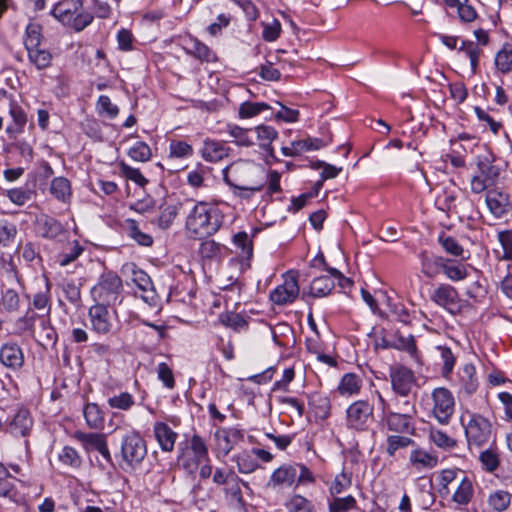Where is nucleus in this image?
Segmentation results:
<instances>
[{"label": "nucleus", "mask_w": 512, "mask_h": 512, "mask_svg": "<svg viewBox=\"0 0 512 512\" xmlns=\"http://www.w3.org/2000/svg\"><path fill=\"white\" fill-rule=\"evenodd\" d=\"M221 226L218 210L199 202L187 216L186 228L195 238H204L218 231Z\"/></svg>", "instance_id": "1"}, {"label": "nucleus", "mask_w": 512, "mask_h": 512, "mask_svg": "<svg viewBox=\"0 0 512 512\" xmlns=\"http://www.w3.org/2000/svg\"><path fill=\"white\" fill-rule=\"evenodd\" d=\"M122 291V279L115 272L106 271L100 275L97 284L91 289V295L97 303L115 306L122 302Z\"/></svg>", "instance_id": "2"}, {"label": "nucleus", "mask_w": 512, "mask_h": 512, "mask_svg": "<svg viewBox=\"0 0 512 512\" xmlns=\"http://www.w3.org/2000/svg\"><path fill=\"white\" fill-rule=\"evenodd\" d=\"M41 27L38 24H29L26 28V38L24 41L28 57L37 69L47 68L52 60L49 50L41 48Z\"/></svg>", "instance_id": "3"}, {"label": "nucleus", "mask_w": 512, "mask_h": 512, "mask_svg": "<svg viewBox=\"0 0 512 512\" xmlns=\"http://www.w3.org/2000/svg\"><path fill=\"white\" fill-rule=\"evenodd\" d=\"M493 162V156L489 152L476 157V165L480 175H474L471 179L470 186L473 193L483 192L498 179L500 169Z\"/></svg>", "instance_id": "4"}, {"label": "nucleus", "mask_w": 512, "mask_h": 512, "mask_svg": "<svg viewBox=\"0 0 512 512\" xmlns=\"http://www.w3.org/2000/svg\"><path fill=\"white\" fill-rule=\"evenodd\" d=\"M147 455L145 440L137 433H129L121 440V456L129 467L139 465Z\"/></svg>", "instance_id": "5"}, {"label": "nucleus", "mask_w": 512, "mask_h": 512, "mask_svg": "<svg viewBox=\"0 0 512 512\" xmlns=\"http://www.w3.org/2000/svg\"><path fill=\"white\" fill-rule=\"evenodd\" d=\"M347 427L357 431L368 430L374 420L373 406L368 401L358 400L352 403L347 411Z\"/></svg>", "instance_id": "6"}, {"label": "nucleus", "mask_w": 512, "mask_h": 512, "mask_svg": "<svg viewBox=\"0 0 512 512\" xmlns=\"http://www.w3.org/2000/svg\"><path fill=\"white\" fill-rule=\"evenodd\" d=\"M491 432L490 421L480 414H471L470 420L465 425V435L469 445L482 446L489 441Z\"/></svg>", "instance_id": "7"}, {"label": "nucleus", "mask_w": 512, "mask_h": 512, "mask_svg": "<svg viewBox=\"0 0 512 512\" xmlns=\"http://www.w3.org/2000/svg\"><path fill=\"white\" fill-rule=\"evenodd\" d=\"M298 294V272L290 270L285 275L284 283L270 293V299L276 305H286L292 303Z\"/></svg>", "instance_id": "8"}, {"label": "nucleus", "mask_w": 512, "mask_h": 512, "mask_svg": "<svg viewBox=\"0 0 512 512\" xmlns=\"http://www.w3.org/2000/svg\"><path fill=\"white\" fill-rule=\"evenodd\" d=\"M389 376L393 391L403 397L409 395L416 382L414 372L403 365L391 367Z\"/></svg>", "instance_id": "9"}, {"label": "nucleus", "mask_w": 512, "mask_h": 512, "mask_svg": "<svg viewBox=\"0 0 512 512\" xmlns=\"http://www.w3.org/2000/svg\"><path fill=\"white\" fill-rule=\"evenodd\" d=\"M244 168L245 167L242 163H235L229 167H226L223 170V179L229 186L240 191L239 193L235 192L236 195L241 198L248 199L250 194L245 192H258L263 188V184L246 185L241 183V181L238 179V176L244 171Z\"/></svg>", "instance_id": "10"}, {"label": "nucleus", "mask_w": 512, "mask_h": 512, "mask_svg": "<svg viewBox=\"0 0 512 512\" xmlns=\"http://www.w3.org/2000/svg\"><path fill=\"white\" fill-rule=\"evenodd\" d=\"M432 397L434 400V414L440 423H448L454 411V397L446 388H436Z\"/></svg>", "instance_id": "11"}, {"label": "nucleus", "mask_w": 512, "mask_h": 512, "mask_svg": "<svg viewBox=\"0 0 512 512\" xmlns=\"http://www.w3.org/2000/svg\"><path fill=\"white\" fill-rule=\"evenodd\" d=\"M431 300L445 308L451 314H456L460 311L459 308V294L457 290L449 284H441L431 295Z\"/></svg>", "instance_id": "12"}, {"label": "nucleus", "mask_w": 512, "mask_h": 512, "mask_svg": "<svg viewBox=\"0 0 512 512\" xmlns=\"http://www.w3.org/2000/svg\"><path fill=\"white\" fill-rule=\"evenodd\" d=\"M74 437L83 444L87 451L97 450L108 463H112V457L104 434L77 431Z\"/></svg>", "instance_id": "13"}, {"label": "nucleus", "mask_w": 512, "mask_h": 512, "mask_svg": "<svg viewBox=\"0 0 512 512\" xmlns=\"http://www.w3.org/2000/svg\"><path fill=\"white\" fill-rule=\"evenodd\" d=\"M485 201L489 211L496 218H501L512 209L509 194L499 189L488 190Z\"/></svg>", "instance_id": "14"}, {"label": "nucleus", "mask_w": 512, "mask_h": 512, "mask_svg": "<svg viewBox=\"0 0 512 512\" xmlns=\"http://www.w3.org/2000/svg\"><path fill=\"white\" fill-rule=\"evenodd\" d=\"M297 465L284 464L273 471L267 487L271 488H284L291 487L297 479Z\"/></svg>", "instance_id": "15"}, {"label": "nucleus", "mask_w": 512, "mask_h": 512, "mask_svg": "<svg viewBox=\"0 0 512 512\" xmlns=\"http://www.w3.org/2000/svg\"><path fill=\"white\" fill-rule=\"evenodd\" d=\"M384 421L386 422L389 431L398 434H411L415 433V427L411 421V417L407 414H401L396 412H388L384 415Z\"/></svg>", "instance_id": "16"}, {"label": "nucleus", "mask_w": 512, "mask_h": 512, "mask_svg": "<svg viewBox=\"0 0 512 512\" xmlns=\"http://www.w3.org/2000/svg\"><path fill=\"white\" fill-rule=\"evenodd\" d=\"M33 425L30 412L25 408H19L13 418L7 421L9 432L15 436H27Z\"/></svg>", "instance_id": "17"}, {"label": "nucleus", "mask_w": 512, "mask_h": 512, "mask_svg": "<svg viewBox=\"0 0 512 512\" xmlns=\"http://www.w3.org/2000/svg\"><path fill=\"white\" fill-rule=\"evenodd\" d=\"M109 305L97 303L89 309V316L93 330L100 334H107L111 329V323L108 319L109 313L107 308Z\"/></svg>", "instance_id": "18"}, {"label": "nucleus", "mask_w": 512, "mask_h": 512, "mask_svg": "<svg viewBox=\"0 0 512 512\" xmlns=\"http://www.w3.org/2000/svg\"><path fill=\"white\" fill-rule=\"evenodd\" d=\"M1 363L11 369L20 368L24 363V355L16 343H5L0 349Z\"/></svg>", "instance_id": "19"}, {"label": "nucleus", "mask_w": 512, "mask_h": 512, "mask_svg": "<svg viewBox=\"0 0 512 512\" xmlns=\"http://www.w3.org/2000/svg\"><path fill=\"white\" fill-rule=\"evenodd\" d=\"M154 433L163 451H173L178 435L170 426L164 422H157L154 426Z\"/></svg>", "instance_id": "20"}, {"label": "nucleus", "mask_w": 512, "mask_h": 512, "mask_svg": "<svg viewBox=\"0 0 512 512\" xmlns=\"http://www.w3.org/2000/svg\"><path fill=\"white\" fill-rule=\"evenodd\" d=\"M82 8V0H63L55 5L52 14L63 25Z\"/></svg>", "instance_id": "21"}, {"label": "nucleus", "mask_w": 512, "mask_h": 512, "mask_svg": "<svg viewBox=\"0 0 512 512\" xmlns=\"http://www.w3.org/2000/svg\"><path fill=\"white\" fill-rule=\"evenodd\" d=\"M419 258L421 262V272L428 278H434L445 263V258L429 254L425 251L419 254Z\"/></svg>", "instance_id": "22"}, {"label": "nucleus", "mask_w": 512, "mask_h": 512, "mask_svg": "<svg viewBox=\"0 0 512 512\" xmlns=\"http://www.w3.org/2000/svg\"><path fill=\"white\" fill-rule=\"evenodd\" d=\"M475 374V367L472 364H465L459 373L461 390L468 396L475 393L478 388V379Z\"/></svg>", "instance_id": "23"}, {"label": "nucleus", "mask_w": 512, "mask_h": 512, "mask_svg": "<svg viewBox=\"0 0 512 512\" xmlns=\"http://www.w3.org/2000/svg\"><path fill=\"white\" fill-rule=\"evenodd\" d=\"M123 272H130L132 275L133 283L143 292L153 290V283L149 275L139 269L134 263H127L122 268Z\"/></svg>", "instance_id": "24"}, {"label": "nucleus", "mask_w": 512, "mask_h": 512, "mask_svg": "<svg viewBox=\"0 0 512 512\" xmlns=\"http://www.w3.org/2000/svg\"><path fill=\"white\" fill-rule=\"evenodd\" d=\"M38 231L44 238L53 239L63 232L62 224L53 217L43 216L38 222Z\"/></svg>", "instance_id": "25"}, {"label": "nucleus", "mask_w": 512, "mask_h": 512, "mask_svg": "<svg viewBox=\"0 0 512 512\" xmlns=\"http://www.w3.org/2000/svg\"><path fill=\"white\" fill-rule=\"evenodd\" d=\"M309 406L315 416L321 420L327 419L330 416L331 404L327 396L320 393L311 394L309 396Z\"/></svg>", "instance_id": "26"}, {"label": "nucleus", "mask_w": 512, "mask_h": 512, "mask_svg": "<svg viewBox=\"0 0 512 512\" xmlns=\"http://www.w3.org/2000/svg\"><path fill=\"white\" fill-rule=\"evenodd\" d=\"M228 150L220 142L206 140L202 149V155L205 160L217 162L228 155Z\"/></svg>", "instance_id": "27"}, {"label": "nucleus", "mask_w": 512, "mask_h": 512, "mask_svg": "<svg viewBox=\"0 0 512 512\" xmlns=\"http://www.w3.org/2000/svg\"><path fill=\"white\" fill-rule=\"evenodd\" d=\"M473 492L472 481L467 476H463L452 500L459 505H467L473 497Z\"/></svg>", "instance_id": "28"}, {"label": "nucleus", "mask_w": 512, "mask_h": 512, "mask_svg": "<svg viewBox=\"0 0 512 512\" xmlns=\"http://www.w3.org/2000/svg\"><path fill=\"white\" fill-rule=\"evenodd\" d=\"M187 51L189 54L193 55L195 58L201 61L212 62L216 60L215 53L198 39L190 40Z\"/></svg>", "instance_id": "29"}, {"label": "nucleus", "mask_w": 512, "mask_h": 512, "mask_svg": "<svg viewBox=\"0 0 512 512\" xmlns=\"http://www.w3.org/2000/svg\"><path fill=\"white\" fill-rule=\"evenodd\" d=\"M255 132L257 133V139L260 142V147L267 151L270 155H273V148L271 143L274 139H276L278 133L272 127L268 125H259L255 128Z\"/></svg>", "instance_id": "30"}, {"label": "nucleus", "mask_w": 512, "mask_h": 512, "mask_svg": "<svg viewBox=\"0 0 512 512\" xmlns=\"http://www.w3.org/2000/svg\"><path fill=\"white\" fill-rule=\"evenodd\" d=\"M233 460L236 462L240 473H252L259 467V463L256 457H254L252 450L239 453L233 457Z\"/></svg>", "instance_id": "31"}, {"label": "nucleus", "mask_w": 512, "mask_h": 512, "mask_svg": "<svg viewBox=\"0 0 512 512\" xmlns=\"http://www.w3.org/2000/svg\"><path fill=\"white\" fill-rule=\"evenodd\" d=\"M335 287L334 279L330 276L324 275L315 278L310 286V294L313 297H324L327 296Z\"/></svg>", "instance_id": "32"}, {"label": "nucleus", "mask_w": 512, "mask_h": 512, "mask_svg": "<svg viewBox=\"0 0 512 512\" xmlns=\"http://www.w3.org/2000/svg\"><path fill=\"white\" fill-rule=\"evenodd\" d=\"M437 457L422 449H415L410 454V463L416 468H434L437 465Z\"/></svg>", "instance_id": "33"}, {"label": "nucleus", "mask_w": 512, "mask_h": 512, "mask_svg": "<svg viewBox=\"0 0 512 512\" xmlns=\"http://www.w3.org/2000/svg\"><path fill=\"white\" fill-rule=\"evenodd\" d=\"M361 379L354 373L345 374L338 386V391L341 395L357 394L361 388Z\"/></svg>", "instance_id": "34"}, {"label": "nucleus", "mask_w": 512, "mask_h": 512, "mask_svg": "<svg viewBox=\"0 0 512 512\" xmlns=\"http://www.w3.org/2000/svg\"><path fill=\"white\" fill-rule=\"evenodd\" d=\"M181 207L182 203L180 202L166 206H161V213L158 217L159 227L163 230L168 229L172 225L176 216L178 215V212Z\"/></svg>", "instance_id": "35"}, {"label": "nucleus", "mask_w": 512, "mask_h": 512, "mask_svg": "<svg viewBox=\"0 0 512 512\" xmlns=\"http://www.w3.org/2000/svg\"><path fill=\"white\" fill-rule=\"evenodd\" d=\"M511 498L512 494L509 492L497 490L489 495L488 504L493 510L503 512L510 506Z\"/></svg>", "instance_id": "36"}, {"label": "nucleus", "mask_w": 512, "mask_h": 512, "mask_svg": "<svg viewBox=\"0 0 512 512\" xmlns=\"http://www.w3.org/2000/svg\"><path fill=\"white\" fill-rule=\"evenodd\" d=\"M179 455H178V462L179 464L185 469L188 473L193 474L198 469L199 465L202 463L201 460L195 459V456H193L189 450L188 445L186 444L185 447H182V444H179Z\"/></svg>", "instance_id": "37"}, {"label": "nucleus", "mask_w": 512, "mask_h": 512, "mask_svg": "<svg viewBox=\"0 0 512 512\" xmlns=\"http://www.w3.org/2000/svg\"><path fill=\"white\" fill-rule=\"evenodd\" d=\"M386 443V453L390 457H394L398 450L415 444L413 439L402 435H389L386 439Z\"/></svg>", "instance_id": "38"}, {"label": "nucleus", "mask_w": 512, "mask_h": 512, "mask_svg": "<svg viewBox=\"0 0 512 512\" xmlns=\"http://www.w3.org/2000/svg\"><path fill=\"white\" fill-rule=\"evenodd\" d=\"M50 192L58 200L65 202L71 195L70 182L64 177L54 178L50 185Z\"/></svg>", "instance_id": "39"}, {"label": "nucleus", "mask_w": 512, "mask_h": 512, "mask_svg": "<svg viewBox=\"0 0 512 512\" xmlns=\"http://www.w3.org/2000/svg\"><path fill=\"white\" fill-rule=\"evenodd\" d=\"M233 242L235 246L240 249L239 256L243 260L249 261L253 255V244L248 234L246 232H238L234 235Z\"/></svg>", "instance_id": "40"}, {"label": "nucleus", "mask_w": 512, "mask_h": 512, "mask_svg": "<svg viewBox=\"0 0 512 512\" xmlns=\"http://www.w3.org/2000/svg\"><path fill=\"white\" fill-rule=\"evenodd\" d=\"M251 131V129L242 128L237 125H227V132L238 146L250 147L254 144L253 140L249 136V132Z\"/></svg>", "instance_id": "41"}, {"label": "nucleus", "mask_w": 512, "mask_h": 512, "mask_svg": "<svg viewBox=\"0 0 512 512\" xmlns=\"http://www.w3.org/2000/svg\"><path fill=\"white\" fill-rule=\"evenodd\" d=\"M38 342L43 345H53L57 339L55 329L50 325V322L44 318L40 319V326L37 331Z\"/></svg>", "instance_id": "42"}, {"label": "nucleus", "mask_w": 512, "mask_h": 512, "mask_svg": "<svg viewBox=\"0 0 512 512\" xmlns=\"http://www.w3.org/2000/svg\"><path fill=\"white\" fill-rule=\"evenodd\" d=\"M188 450L195 456V459L201 460L202 462L209 461L208 447L199 435L194 434L192 436Z\"/></svg>", "instance_id": "43"}, {"label": "nucleus", "mask_w": 512, "mask_h": 512, "mask_svg": "<svg viewBox=\"0 0 512 512\" xmlns=\"http://www.w3.org/2000/svg\"><path fill=\"white\" fill-rule=\"evenodd\" d=\"M84 417L89 427L99 428L104 422V418L99 406L95 403H88L84 407Z\"/></svg>", "instance_id": "44"}, {"label": "nucleus", "mask_w": 512, "mask_h": 512, "mask_svg": "<svg viewBox=\"0 0 512 512\" xmlns=\"http://www.w3.org/2000/svg\"><path fill=\"white\" fill-rule=\"evenodd\" d=\"M495 65L501 73L506 74L512 71V49L508 44H505L496 54Z\"/></svg>", "instance_id": "45"}, {"label": "nucleus", "mask_w": 512, "mask_h": 512, "mask_svg": "<svg viewBox=\"0 0 512 512\" xmlns=\"http://www.w3.org/2000/svg\"><path fill=\"white\" fill-rule=\"evenodd\" d=\"M271 109V107L264 102H243L239 107V117L240 118H251L258 114H260L264 110Z\"/></svg>", "instance_id": "46"}, {"label": "nucleus", "mask_w": 512, "mask_h": 512, "mask_svg": "<svg viewBox=\"0 0 512 512\" xmlns=\"http://www.w3.org/2000/svg\"><path fill=\"white\" fill-rule=\"evenodd\" d=\"M127 231L129 237H131L134 241H136L139 245L142 246H151L153 243V238L149 234L142 232L138 224L135 220L129 219L127 220Z\"/></svg>", "instance_id": "47"}, {"label": "nucleus", "mask_w": 512, "mask_h": 512, "mask_svg": "<svg viewBox=\"0 0 512 512\" xmlns=\"http://www.w3.org/2000/svg\"><path fill=\"white\" fill-rule=\"evenodd\" d=\"M352 484V476L350 473L342 471L340 474L336 475L334 480L332 481L329 491L330 494L334 497L343 493L346 489H348Z\"/></svg>", "instance_id": "48"}, {"label": "nucleus", "mask_w": 512, "mask_h": 512, "mask_svg": "<svg viewBox=\"0 0 512 512\" xmlns=\"http://www.w3.org/2000/svg\"><path fill=\"white\" fill-rule=\"evenodd\" d=\"M356 506V499L351 495L334 497L333 501L329 504V512H348L356 508Z\"/></svg>", "instance_id": "49"}, {"label": "nucleus", "mask_w": 512, "mask_h": 512, "mask_svg": "<svg viewBox=\"0 0 512 512\" xmlns=\"http://www.w3.org/2000/svg\"><path fill=\"white\" fill-rule=\"evenodd\" d=\"M93 19L94 16L91 13L87 11H78L74 16L70 18L69 23H66L65 26L73 28L76 32H80L89 26Z\"/></svg>", "instance_id": "50"}, {"label": "nucleus", "mask_w": 512, "mask_h": 512, "mask_svg": "<svg viewBox=\"0 0 512 512\" xmlns=\"http://www.w3.org/2000/svg\"><path fill=\"white\" fill-rule=\"evenodd\" d=\"M459 51H463L470 59L471 69L473 73L477 72L479 64V55L481 53L480 48L472 41L464 40L459 48Z\"/></svg>", "instance_id": "51"}, {"label": "nucleus", "mask_w": 512, "mask_h": 512, "mask_svg": "<svg viewBox=\"0 0 512 512\" xmlns=\"http://www.w3.org/2000/svg\"><path fill=\"white\" fill-rule=\"evenodd\" d=\"M479 460L483 468L488 472L495 471L500 464L497 452L491 448L482 451L479 455Z\"/></svg>", "instance_id": "52"}, {"label": "nucleus", "mask_w": 512, "mask_h": 512, "mask_svg": "<svg viewBox=\"0 0 512 512\" xmlns=\"http://www.w3.org/2000/svg\"><path fill=\"white\" fill-rule=\"evenodd\" d=\"M453 261L451 259L445 258V263L442 268L444 274L452 281H460L467 277V271L465 267L461 264L459 265H450Z\"/></svg>", "instance_id": "53"}, {"label": "nucleus", "mask_w": 512, "mask_h": 512, "mask_svg": "<svg viewBox=\"0 0 512 512\" xmlns=\"http://www.w3.org/2000/svg\"><path fill=\"white\" fill-rule=\"evenodd\" d=\"M289 512H313V504L301 495H294L286 504Z\"/></svg>", "instance_id": "54"}, {"label": "nucleus", "mask_w": 512, "mask_h": 512, "mask_svg": "<svg viewBox=\"0 0 512 512\" xmlns=\"http://www.w3.org/2000/svg\"><path fill=\"white\" fill-rule=\"evenodd\" d=\"M128 155L135 161L146 162L151 158L152 153L148 144L138 141L129 149Z\"/></svg>", "instance_id": "55"}, {"label": "nucleus", "mask_w": 512, "mask_h": 512, "mask_svg": "<svg viewBox=\"0 0 512 512\" xmlns=\"http://www.w3.org/2000/svg\"><path fill=\"white\" fill-rule=\"evenodd\" d=\"M220 322L226 327H230L234 330H239L247 326L246 320L238 313L225 312L219 316Z\"/></svg>", "instance_id": "56"}, {"label": "nucleus", "mask_w": 512, "mask_h": 512, "mask_svg": "<svg viewBox=\"0 0 512 512\" xmlns=\"http://www.w3.org/2000/svg\"><path fill=\"white\" fill-rule=\"evenodd\" d=\"M120 170L127 179L135 182L140 187H144L148 183V180L142 175L140 170L137 168H133L128 164L121 162Z\"/></svg>", "instance_id": "57"}, {"label": "nucleus", "mask_w": 512, "mask_h": 512, "mask_svg": "<svg viewBox=\"0 0 512 512\" xmlns=\"http://www.w3.org/2000/svg\"><path fill=\"white\" fill-rule=\"evenodd\" d=\"M438 242L447 253L453 256H462L464 252L463 247L451 236L440 235Z\"/></svg>", "instance_id": "58"}, {"label": "nucleus", "mask_w": 512, "mask_h": 512, "mask_svg": "<svg viewBox=\"0 0 512 512\" xmlns=\"http://www.w3.org/2000/svg\"><path fill=\"white\" fill-rule=\"evenodd\" d=\"M392 344L394 349L405 350L409 353L416 351V345L412 335L406 337L396 333L392 338Z\"/></svg>", "instance_id": "59"}, {"label": "nucleus", "mask_w": 512, "mask_h": 512, "mask_svg": "<svg viewBox=\"0 0 512 512\" xmlns=\"http://www.w3.org/2000/svg\"><path fill=\"white\" fill-rule=\"evenodd\" d=\"M59 460L65 464L72 467H79L81 465V458L78 452L69 446H65L62 449V452L59 454Z\"/></svg>", "instance_id": "60"}, {"label": "nucleus", "mask_w": 512, "mask_h": 512, "mask_svg": "<svg viewBox=\"0 0 512 512\" xmlns=\"http://www.w3.org/2000/svg\"><path fill=\"white\" fill-rule=\"evenodd\" d=\"M38 315L33 311H27L26 314L16 321V328L20 333L30 331L34 333V322Z\"/></svg>", "instance_id": "61"}, {"label": "nucleus", "mask_w": 512, "mask_h": 512, "mask_svg": "<svg viewBox=\"0 0 512 512\" xmlns=\"http://www.w3.org/2000/svg\"><path fill=\"white\" fill-rule=\"evenodd\" d=\"M498 240L503 248V258L512 259V230L501 231L498 233Z\"/></svg>", "instance_id": "62"}, {"label": "nucleus", "mask_w": 512, "mask_h": 512, "mask_svg": "<svg viewBox=\"0 0 512 512\" xmlns=\"http://www.w3.org/2000/svg\"><path fill=\"white\" fill-rule=\"evenodd\" d=\"M7 196L13 203L24 205L31 199L32 193L27 189L14 188L7 191Z\"/></svg>", "instance_id": "63"}, {"label": "nucleus", "mask_w": 512, "mask_h": 512, "mask_svg": "<svg viewBox=\"0 0 512 512\" xmlns=\"http://www.w3.org/2000/svg\"><path fill=\"white\" fill-rule=\"evenodd\" d=\"M430 438L438 447L451 448L456 445L455 440L440 430L432 429L430 432Z\"/></svg>", "instance_id": "64"}]
</instances>
